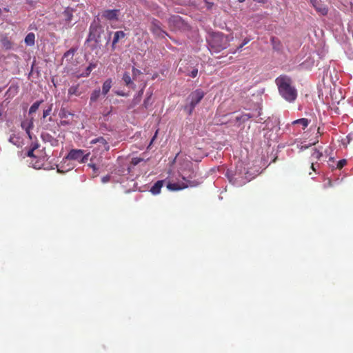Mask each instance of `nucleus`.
<instances>
[{
  "label": "nucleus",
  "instance_id": "e433bc0d",
  "mask_svg": "<svg viewBox=\"0 0 353 353\" xmlns=\"http://www.w3.org/2000/svg\"><path fill=\"white\" fill-rule=\"evenodd\" d=\"M254 1L259 3H265L267 2V0H253Z\"/></svg>",
  "mask_w": 353,
  "mask_h": 353
},
{
  "label": "nucleus",
  "instance_id": "6e6552de",
  "mask_svg": "<svg viewBox=\"0 0 353 353\" xmlns=\"http://www.w3.org/2000/svg\"><path fill=\"white\" fill-rule=\"evenodd\" d=\"M119 10H105L101 12V17L108 21H117L119 19Z\"/></svg>",
  "mask_w": 353,
  "mask_h": 353
},
{
  "label": "nucleus",
  "instance_id": "20e7f679",
  "mask_svg": "<svg viewBox=\"0 0 353 353\" xmlns=\"http://www.w3.org/2000/svg\"><path fill=\"white\" fill-rule=\"evenodd\" d=\"M205 95L204 92L201 89H197L190 93L188 99L190 103L184 107V110L188 115H191L197 104L200 103Z\"/></svg>",
  "mask_w": 353,
  "mask_h": 353
},
{
  "label": "nucleus",
  "instance_id": "423d86ee",
  "mask_svg": "<svg viewBox=\"0 0 353 353\" xmlns=\"http://www.w3.org/2000/svg\"><path fill=\"white\" fill-rule=\"evenodd\" d=\"M88 156L89 153L85 154L83 150L72 149L69 152L65 159L77 161L80 163H83L88 160Z\"/></svg>",
  "mask_w": 353,
  "mask_h": 353
},
{
  "label": "nucleus",
  "instance_id": "7ed1b4c3",
  "mask_svg": "<svg viewBox=\"0 0 353 353\" xmlns=\"http://www.w3.org/2000/svg\"><path fill=\"white\" fill-rule=\"evenodd\" d=\"M232 39V36L225 35L222 32H214L208 40L210 49L213 52H219L229 46Z\"/></svg>",
  "mask_w": 353,
  "mask_h": 353
},
{
  "label": "nucleus",
  "instance_id": "de8ad7c7",
  "mask_svg": "<svg viewBox=\"0 0 353 353\" xmlns=\"http://www.w3.org/2000/svg\"><path fill=\"white\" fill-rule=\"evenodd\" d=\"M10 142H14V140H12V137H10Z\"/></svg>",
  "mask_w": 353,
  "mask_h": 353
},
{
  "label": "nucleus",
  "instance_id": "2eb2a0df",
  "mask_svg": "<svg viewBox=\"0 0 353 353\" xmlns=\"http://www.w3.org/2000/svg\"><path fill=\"white\" fill-rule=\"evenodd\" d=\"M21 128L26 132L30 139H32L30 129L33 128L32 119L24 120L21 122Z\"/></svg>",
  "mask_w": 353,
  "mask_h": 353
},
{
  "label": "nucleus",
  "instance_id": "9d476101",
  "mask_svg": "<svg viewBox=\"0 0 353 353\" xmlns=\"http://www.w3.org/2000/svg\"><path fill=\"white\" fill-rule=\"evenodd\" d=\"M85 92L84 89L81 86L79 83L70 86L68 91L69 97L76 96L79 97Z\"/></svg>",
  "mask_w": 353,
  "mask_h": 353
},
{
  "label": "nucleus",
  "instance_id": "1a4fd4ad",
  "mask_svg": "<svg viewBox=\"0 0 353 353\" xmlns=\"http://www.w3.org/2000/svg\"><path fill=\"white\" fill-rule=\"evenodd\" d=\"M310 3L320 14L325 16L327 14L328 9L325 5L322 3L321 0H310Z\"/></svg>",
  "mask_w": 353,
  "mask_h": 353
},
{
  "label": "nucleus",
  "instance_id": "393cba45",
  "mask_svg": "<svg viewBox=\"0 0 353 353\" xmlns=\"http://www.w3.org/2000/svg\"><path fill=\"white\" fill-rule=\"evenodd\" d=\"M292 123L293 124H300L303 126V129H305V128L307 127V125L309 124V121L307 119L302 118V119H297V120L293 121Z\"/></svg>",
  "mask_w": 353,
  "mask_h": 353
},
{
  "label": "nucleus",
  "instance_id": "49530a36",
  "mask_svg": "<svg viewBox=\"0 0 353 353\" xmlns=\"http://www.w3.org/2000/svg\"><path fill=\"white\" fill-rule=\"evenodd\" d=\"M119 95H121V96H124L123 94H122V92H120V93H117Z\"/></svg>",
  "mask_w": 353,
  "mask_h": 353
},
{
  "label": "nucleus",
  "instance_id": "c85d7f7f",
  "mask_svg": "<svg viewBox=\"0 0 353 353\" xmlns=\"http://www.w3.org/2000/svg\"><path fill=\"white\" fill-rule=\"evenodd\" d=\"M132 79H136L137 77L141 74V72L139 69H137L134 67L132 68Z\"/></svg>",
  "mask_w": 353,
  "mask_h": 353
},
{
  "label": "nucleus",
  "instance_id": "c9c22d12",
  "mask_svg": "<svg viewBox=\"0 0 353 353\" xmlns=\"http://www.w3.org/2000/svg\"><path fill=\"white\" fill-rule=\"evenodd\" d=\"M88 166H89L90 168H92V170L94 172H96L97 170V168L96 165L94 164V163H88Z\"/></svg>",
  "mask_w": 353,
  "mask_h": 353
},
{
  "label": "nucleus",
  "instance_id": "f8f14e48",
  "mask_svg": "<svg viewBox=\"0 0 353 353\" xmlns=\"http://www.w3.org/2000/svg\"><path fill=\"white\" fill-rule=\"evenodd\" d=\"M30 163L32 165V167L35 169H48V167L46 166V159L44 157L41 158L34 157V159H32Z\"/></svg>",
  "mask_w": 353,
  "mask_h": 353
},
{
  "label": "nucleus",
  "instance_id": "4be33fe9",
  "mask_svg": "<svg viewBox=\"0 0 353 353\" xmlns=\"http://www.w3.org/2000/svg\"><path fill=\"white\" fill-rule=\"evenodd\" d=\"M100 94H101V91L99 89L94 90L90 95V103L97 101L98 100V99L99 98Z\"/></svg>",
  "mask_w": 353,
  "mask_h": 353
},
{
  "label": "nucleus",
  "instance_id": "f3484780",
  "mask_svg": "<svg viewBox=\"0 0 353 353\" xmlns=\"http://www.w3.org/2000/svg\"><path fill=\"white\" fill-rule=\"evenodd\" d=\"M163 180H159V181H157L153 185L152 187L150 189V192L153 194H158L159 193H160L161 192V188L163 187Z\"/></svg>",
  "mask_w": 353,
  "mask_h": 353
},
{
  "label": "nucleus",
  "instance_id": "c03bdc74",
  "mask_svg": "<svg viewBox=\"0 0 353 353\" xmlns=\"http://www.w3.org/2000/svg\"><path fill=\"white\" fill-rule=\"evenodd\" d=\"M238 1H239V3H243V2H245V0H238Z\"/></svg>",
  "mask_w": 353,
  "mask_h": 353
},
{
  "label": "nucleus",
  "instance_id": "473e14b6",
  "mask_svg": "<svg viewBox=\"0 0 353 353\" xmlns=\"http://www.w3.org/2000/svg\"><path fill=\"white\" fill-rule=\"evenodd\" d=\"M37 145L34 146L31 150H30L28 152V154H27L28 157L32 158V159H34V157H36L34 154V151L37 148Z\"/></svg>",
  "mask_w": 353,
  "mask_h": 353
},
{
  "label": "nucleus",
  "instance_id": "a18cd8bd",
  "mask_svg": "<svg viewBox=\"0 0 353 353\" xmlns=\"http://www.w3.org/2000/svg\"><path fill=\"white\" fill-rule=\"evenodd\" d=\"M119 95H121V96H124L123 94H122V92H120V93H117Z\"/></svg>",
  "mask_w": 353,
  "mask_h": 353
},
{
  "label": "nucleus",
  "instance_id": "79ce46f5",
  "mask_svg": "<svg viewBox=\"0 0 353 353\" xmlns=\"http://www.w3.org/2000/svg\"><path fill=\"white\" fill-rule=\"evenodd\" d=\"M243 117H246L247 119L251 118V116L249 114H245Z\"/></svg>",
  "mask_w": 353,
  "mask_h": 353
},
{
  "label": "nucleus",
  "instance_id": "37998d69",
  "mask_svg": "<svg viewBox=\"0 0 353 353\" xmlns=\"http://www.w3.org/2000/svg\"><path fill=\"white\" fill-rule=\"evenodd\" d=\"M329 161H332V162H334V158L330 157V159H329Z\"/></svg>",
  "mask_w": 353,
  "mask_h": 353
},
{
  "label": "nucleus",
  "instance_id": "cd10ccee",
  "mask_svg": "<svg viewBox=\"0 0 353 353\" xmlns=\"http://www.w3.org/2000/svg\"><path fill=\"white\" fill-rule=\"evenodd\" d=\"M52 104H50L48 108L43 111V118L45 119L48 115H50V112H52Z\"/></svg>",
  "mask_w": 353,
  "mask_h": 353
},
{
  "label": "nucleus",
  "instance_id": "5701e85b",
  "mask_svg": "<svg viewBox=\"0 0 353 353\" xmlns=\"http://www.w3.org/2000/svg\"><path fill=\"white\" fill-rule=\"evenodd\" d=\"M96 67H97L96 63H90L89 64V65L86 68L85 72H83L81 74V77H88L90 75V74L91 73V72L92 71V70L94 68H95Z\"/></svg>",
  "mask_w": 353,
  "mask_h": 353
},
{
  "label": "nucleus",
  "instance_id": "58836bf2",
  "mask_svg": "<svg viewBox=\"0 0 353 353\" xmlns=\"http://www.w3.org/2000/svg\"><path fill=\"white\" fill-rule=\"evenodd\" d=\"M173 19L174 21L177 22V21H180L181 18H180V17L177 16V17H173Z\"/></svg>",
  "mask_w": 353,
  "mask_h": 353
},
{
  "label": "nucleus",
  "instance_id": "a878e982",
  "mask_svg": "<svg viewBox=\"0 0 353 353\" xmlns=\"http://www.w3.org/2000/svg\"><path fill=\"white\" fill-rule=\"evenodd\" d=\"M322 156H323L322 152H321L319 150H318L316 148L313 150V152L311 154V157H312V160H316V161L319 160Z\"/></svg>",
  "mask_w": 353,
  "mask_h": 353
},
{
  "label": "nucleus",
  "instance_id": "09e8293b",
  "mask_svg": "<svg viewBox=\"0 0 353 353\" xmlns=\"http://www.w3.org/2000/svg\"><path fill=\"white\" fill-rule=\"evenodd\" d=\"M10 142H14V140H12V137H10Z\"/></svg>",
  "mask_w": 353,
  "mask_h": 353
},
{
  "label": "nucleus",
  "instance_id": "ddd939ff",
  "mask_svg": "<svg viewBox=\"0 0 353 353\" xmlns=\"http://www.w3.org/2000/svg\"><path fill=\"white\" fill-rule=\"evenodd\" d=\"M74 10L71 8H66L62 12V19L65 21V24H69L73 18Z\"/></svg>",
  "mask_w": 353,
  "mask_h": 353
},
{
  "label": "nucleus",
  "instance_id": "72a5a7b5",
  "mask_svg": "<svg viewBox=\"0 0 353 353\" xmlns=\"http://www.w3.org/2000/svg\"><path fill=\"white\" fill-rule=\"evenodd\" d=\"M198 74V69L196 68H194V70H192L191 71V72L190 73V76L192 78H194L197 76Z\"/></svg>",
  "mask_w": 353,
  "mask_h": 353
},
{
  "label": "nucleus",
  "instance_id": "9b49d317",
  "mask_svg": "<svg viewBox=\"0 0 353 353\" xmlns=\"http://www.w3.org/2000/svg\"><path fill=\"white\" fill-rule=\"evenodd\" d=\"M96 143L99 144V147L103 151H108L110 150V145L108 142L103 137L96 138L90 141V144Z\"/></svg>",
  "mask_w": 353,
  "mask_h": 353
},
{
  "label": "nucleus",
  "instance_id": "f03ea898",
  "mask_svg": "<svg viewBox=\"0 0 353 353\" xmlns=\"http://www.w3.org/2000/svg\"><path fill=\"white\" fill-rule=\"evenodd\" d=\"M281 96L289 102H293L297 97V90L292 85L290 77L281 75L275 80Z\"/></svg>",
  "mask_w": 353,
  "mask_h": 353
},
{
  "label": "nucleus",
  "instance_id": "412c9836",
  "mask_svg": "<svg viewBox=\"0 0 353 353\" xmlns=\"http://www.w3.org/2000/svg\"><path fill=\"white\" fill-rule=\"evenodd\" d=\"M125 37V34L123 31H117L114 32V39L112 41V45H115L121 39H123Z\"/></svg>",
  "mask_w": 353,
  "mask_h": 353
},
{
  "label": "nucleus",
  "instance_id": "ea45409f",
  "mask_svg": "<svg viewBox=\"0 0 353 353\" xmlns=\"http://www.w3.org/2000/svg\"><path fill=\"white\" fill-rule=\"evenodd\" d=\"M3 112V105L0 104V117L2 115Z\"/></svg>",
  "mask_w": 353,
  "mask_h": 353
},
{
  "label": "nucleus",
  "instance_id": "a19ab883",
  "mask_svg": "<svg viewBox=\"0 0 353 353\" xmlns=\"http://www.w3.org/2000/svg\"><path fill=\"white\" fill-rule=\"evenodd\" d=\"M311 168L312 169V170L315 171V168H314V162H312L311 163Z\"/></svg>",
  "mask_w": 353,
  "mask_h": 353
},
{
  "label": "nucleus",
  "instance_id": "aec40b11",
  "mask_svg": "<svg viewBox=\"0 0 353 353\" xmlns=\"http://www.w3.org/2000/svg\"><path fill=\"white\" fill-rule=\"evenodd\" d=\"M112 87V80L110 79H107L103 84L102 93L105 95L110 91Z\"/></svg>",
  "mask_w": 353,
  "mask_h": 353
},
{
  "label": "nucleus",
  "instance_id": "39448f33",
  "mask_svg": "<svg viewBox=\"0 0 353 353\" xmlns=\"http://www.w3.org/2000/svg\"><path fill=\"white\" fill-rule=\"evenodd\" d=\"M101 32L102 27L100 25L97 23H92L90 25L87 42H94V44L92 46V49L101 43Z\"/></svg>",
  "mask_w": 353,
  "mask_h": 353
},
{
  "label": "nucleus",
  "instance_id": "0eeeda50",
  "mask_svg": "<svg viewBox=\"0 0 353 353\" xmlns=\"http://www.w3.org/2000/svg\"><path fill=\"white\" fill-rule=\"evenodd\" d=\"M150 30L154 35L159 37L163 38L165 36H168V34L161 29V23L157 19L152 21Z\"/></svg>",
  "mask_w": 353,
  "mask_h": 353
},
{
  "label": "nucleus",
  "instance_id": "2f4dec72",
  "mask_svg": "<svg viewBox=\"0 0 353 353\" xmlns=\"http://www.w3.org/2000/svg\"><path fill=\"white\" fill-rule=\"evenodd\" d=\"M250 41V39L246 37L243 39L242 43L237 48L236 51L241 50L242 48Z\"/></svg>",
  "mask_w": 353,
  "mask_h": 353
},
{
  "label": "nucleus",
  "instance_id": "a211bd4d",
  "mask_svg": "<svg viewBox=\"0 0 353 353\" xmlns=\"http://www.w3.org/2000/svg\"><path fill=\"white\" fill-rule=\"evenodd\" d=\"M270 41L274 50L280 51L282 49V44L279 38L276 37H272Z\"/></svg>",
  "mask_w": 353,
  "mask_h": 353
},
{
  "label": "nucleus",
  "instance_id": "8fccbe9b",
  "mask_svg": "<svg viewBox=\"0 0 353 353\" xmlns=\"http://www.w3.org/2000/svg\"><path fill=\"white\" fill-rule=\"evenodd\" d=\"M142 93H143V90H141L139 92V94L141 95V94H142Z\"/></svg>",
  "mask_w": 353,
  "mask_h": 353
},
{
  "label": "nucleus",
  "instance_id": "dca6fc26",
  "mask_svg": "<svg viewBox=\"0 0 353 353\" xmlns=\"http://www.w3.org/2000/svg\"><path fill=\"white\" fill-rule=\"evenodd\" d=\"M0 43L1 47L6 50L12 48L13 43L7 36H1L0 38Z\"/></svg>",
  "mask_w": 353,
  "mask_h": 353
},
{
  "label": "nucleus",
  "instance_id": "c756f323",
  "mask_svg": "<svg viewBox=\"0 0 353 353\" xmlns=\"http://www.w3.org/2000/svg\"><path fill=\"white\" fill-rule=\"evenodd\" d=\"M346 164H347V160L341 159L338 161L337 165H336V168L340 170V169L343 168Z\"/></svg>",
  "mask_w": 353,
  "mask_h": 353
},
{
  "label": "nucleus",
  "instance_id": "b1692460",
  "mask_svg": "<svg viewBox=\"0 0 353 353\" xmlns=\"http://www.w3.org/2000/svg\"><path fill=\"white\" fill-rule=\"evenodd\" d=\"M43 103V101H37L34 102L30 108L29 109V114H32L37 112V110L39 109L41 103Z\"/></svg>",
  "mask_w": 353,
  "mask_h": 353
},
{
  "label": "nucleus",
  "instance_id": "bb28decb",
  "mask_svg": "<svg viewBox=\"0 0 353 353\" xmlns=\"http://www.w3.org/2000/svg\"><path fill=\"white\" fill-rule=\"evenodd\" d=\"M75 49L74 48H70L69 50H68L67 52H65L63 54V57L64 58H71L72 59L73 58V56L74 54V52H75Z\"/></svg>",
  "mask_w": 353,
  "mask_h": 353
},
{
  "label": "nucleus",
  "instance_id": "6ab92c4d",
  "mask_svg": "<svg viewBox=\"0 0 353 353\" xmlns=\"http://www.w3.org/2000/svg\"><path fill=\"white\" fill-rule=\"evenodd\" d=\"M35 42V35L33 32L28 33L25 38V43L27 46H32Z\"/></svg>",
  "mask_w": 353,
  "mask_h": 353
},
{
  "label": "nucleus",
  "instance_id": "7c9ffc66",
  "mask_svg": "<svg viewBox=\"0 0 353 353\" xmlns=\"http://www.w3.org/2000/svg\"><path fill=\"white\" fill-rule=\"evenodd\" d=\"M151 97H152V94H150L143 101V106L148 109V107L151 104V102H150V99H151Z\"/></svg>",
  "mask_w": 353,
  "mask_h": 353
},
{
  "label": "nucleus",
  "instance_id": "f704fd0d",
  "mask_svg": "<svg viewBox=\"0 0 353 353\" xmlns=\"http://www.w3.org/2000/svg\"><path fill=\"white\" fill-rule=\"evenodd\" d=\"M110 180V175H106V176L102 177V179H101V181L104 183L108 182Z\"/></svg>",
  "mask_w": 353,
  "mask_h": 353
},
{
  "label": "nucleus",
  "instance_id": "4468645a",
  "mask_svg": "<svg viewBox=\"0 0 353 353\" xmlns=\"http://www.w3.org/2000/svg\"><path fill=\"white\" fill-rule=\"evenodd\" d=\"M122 80L124 81L125 85L132 89L136 88V85L133 82V80L130 76V72H125L123 74Z\"/></svg>",
  "mask_w": 353,
  "mask_h": 353
},
{
  "label": "nucleus",
  "instance_id": "4c0bfd02",
  "mask_svg": "<svg viewBox=\"0 0 353 353\" xmlns=\"http://www.w3.org/2000/svg\"><path fill=\"white\" fill-rule=\"evenodd\" d=\"M157 133H158V130H157V131H156V132H155V134H154V137H152V140H151V141H150V145H151V144L152 143V142L154 141V139H156L157 135Z\"/></svg>",
  "mask_w": 353,
  "mask_h": 353
},
{
  "label": "nucleus",
  "instance_id": "f257e3e1",
  "mask_svg": "<svg viewBox=\"0 0 353 353\" xmlns=\"http://www.w3.org/2000/svg\"><path fill=\"white\" fill-rule=\"evenodd\" d=\"M180 175L185 182L168 183L167 188L172 191H178L183 190L188 187H196L201 182L196 179V172L192 168V163L188 161L185 163L184 167L180 168Z\"/></svg>",
  "mask_w": 353,
  "mask_h": 353
}]
</instances>
